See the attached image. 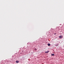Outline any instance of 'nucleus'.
Here are the masks:
<instances>
[{
  "label": "nucleus",
  "mask_w": 64,
  "mask_h": 64,
  "mask_svg": "<svg viewBox=\"0 0 64 64\" xmlns=\"http://www.w3.org/2000/svg\"><path fill=\"white\" fill-rule=\"evenodd\" d=\"M49 52V51H47L45 52L46 53H48Z\"/></svg>",
  "instance_id": "7ed1b4c3"
},
{
  "label": "nucleus",
  "mask_w": 64,
  "mask_h": 64,
  "mask_svg": "<svg viewBox=\"0 0 64 64\" xmlns=\"http://www.w3.org/2000/svg\"><path fill=\"white\" fill-rule=\"evenodd\" d=\"M59 38H62V36H59Z\"/></svg>",
  "instance_id": "f257e3e1"
},
{
  "label": "nucleus",
  "mask_w": 64,
  "mask_h": 64,
  "mask_svg": "<svg viewBox=\"0 0 64 64\" xmlns=\"http://www.w3.org/2000/svg\"><path fill=\"white\" fill-rule=\"evenodd\" d=\"M56 33H54V35H56Z\"/></svg>",
  "instance_id": "0eeeda50"
},
{
  "label": "nucleus",
  "mask_w": 64,
  "mask_h": 64,
  "mask_svg": "<svg viewBox=\"0 0 64 64\" xmlns=\"http://www.w3.org/2000/svg\"><path fill=\"white\" fill-rule=\"evenodd\" d=\"M52 56H54L55 55V54H52Z\"/></svg>",
  "instance_id": "39448f33"
},
{
  "label": "nucleus",
  "mask_w": 64,
  "mask_h": 64,
  "mask_svg": "<svg viewBox=\"0 0 64 64\" xmlns=\"http://www.w3.org/2000/svg\"><path fill=\"white\" fill-rule=\"evenodd\" d=\"M19 61H16V63H19Z\"/></svg>",
  "instance_id": "f03ea898"
},
{
  "label": "nucleus",
  "mask_w": 64,
  "mask_h": 64,
  "mask_svg": "<svg viewBox=\"0 0 64 64\" xmlns=\"http://www.w3.org/2000/svg\"><path fill=\"white\" fill-rule=\"evenodd\" d=\"M34 50H37V49H36V48H35L34 49Z\"/></svg>",
  "instance_id": "423d86ee"
},
{
  "label": "nucleus",
  "mask_w": 64,
  "mask_h": 64,
  "mask_svg": "<svg viewBox=\"0 0 64 64\" xmlns=\"http://www.w3.org/2000/svg\"><path fill=\"white\" fill-rule=\"evenodd\" d=\"M48 46H50V44H48Z\"/></svg>",
  "instance_id": "20e7f679"
}]
</instances>
